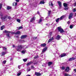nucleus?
I'll return each mask as SVG.
<instances>
[{"mask_svg":"<svg viewBox=\"0 0 76 76\" xmlns=\"http://www.w3.org/2000/svg\"><path fill=\"white\" fill-rule=\"evenodd\" d=\"M23 46L21 45H19L18 46H15V45H13V48H16L17 51H20V50L23 48Z\"/></svg>","mask_w":76,"mask_h":76,"instance_id":"1","label":"nucleus"},{"mask_svg":"<svg viewBox=\"0 0 76 76\" xmlns=\"http://www.w3.org/2000/svg\"><path fill=\"white\" fill-rule=\"evenodd\" d=\"M58 31L59 32H60V33L61 34H63V33L64 32V30H63V29L61 27H59L58 28Z\"/></svg>","mask_w":76,"mask_h":76,"instance_id":"2","label":"nucleus"},{"mask_svg":"<svg viewBox=\"0 0 76 76\" xmlns=\"http://www.w3.org/2000/svg\"><path fill=\"white\" fill-rule=\"evenodd\" d=\"M4 32L5 34H6V35L7 37H10L9 34H10V31L5 30Z\"/></svg>","mask_w":76,"mask_h":76,"instance_id":"3","label":"nucleus"},{"mask_svg":"<svg viewBox=\"0 0 76 76\" xmlns=\"http://www.w3.org/2000/svg\"><path fill=\"white\" fill-rule=\"evenodd\" d=\"M73 13H71L69 14V19H72V18H73Z\"/></svg>","mask_w":76,"mask_h":76,"instance_id":"4","label":"nucleus"},{"mask_svg":"<svg viewBox=\"0 0 76 76\" xmlns=\"http://www.w3.org/2000/svg\"><path fill=\"white\" fill-rule=\"evenodd\" d=\"M10 33H11L12 34H20V32L19 31H17L16 33H15L14 32H12L11 31H10Z\"/></svg>","mask_w":76,"mask_h":76,"instance_id":"5","label":"nucleus"},{"mask_svg":"<svg viewBox=\"0 0 76 76\" xmlns=\"http://www.w3.org/2000/svg\"><path fill=\"white\" fill-rule=\"evenodd\" d=\"M53 40H54V37H52L51 38H50V39H49L48 43H50V42H51V41H52Z\"/></svg>","mask_w":76,"mask_h":76,"instance_id":"6","label":"nucleus"},{"mask_svg":"<svg viewBox=\"0 0 76 76\" xmlns=\"http://www.w3.org/2000/svg\"><path fill=\"white\" fill-rule=\"evenodd\" d=\"M6 18H7V17L6 16H5L3 17H1V19H2V20H6Z\"/></svg>","mask_w":76,"mask_h":76,"instance_id":"7","label":"nucleus"},{"mask_svg":"<svg viewBox=\"0 0 76 76\" xmlns=\"http://www.w3.org/2000/svg\"><path fill=\"white\" fill-rule=\"evenodd\" d=\"M27 37V35H23L21 36V39H24V38H26Z\"/></svg>","mask_w":76,"mask_h":76,"instance_id":"8","label":"nucleus"},{"mask_svg":"<svg viewBox=\"0 0 76 76\" xmlns=\"http://www.w3.org/2000/svg\"><path fill=\"white\" fill-rule=\"evenodd\" d=\"M47 48L46 47H45L43 50L42 52V53H45V51H47Z\"/></svg>","mask_w":76,"mask_h":76,"instance_id":"9","label":"nucleus"},{"mask_svg":"<svg viewBox=\"0 0 76 76\" xmlns=\"http://www.w3.org/2000/svg\"><path fill=\"white\" fill-rule=\"evenodd\" d=\"M58 3L60 7V8H61V2L60 1H58Z\"/></svg>","mask_w":76,"mask_h":76,"instance_id":"10","label":"nucleus"},{"mask_svg":"<svg viewBox=\"0 0 76 76\" xmlns=\"http://www.w3.org/2000/svg\"><path fill=\"white\" fill-rule=\"evenodd\" d=\"M75 59H76V58H71L69 59V61H73V60H75Z\"/></svg>","mask_w":76,"mask_h":76,"instance_id":"11","label":"nucleus"},{"mask_svg":"<svg viewBox=\"0 0 76 76\" xmlns=\"http://www.w3.org/2000/svg\"><path fill=\"white\" fill-rule=\"evenodd\" d=\"M35 75L36 76H41V74L39 73L38 72H36L35 73Z\"/></svg>","mask_w":76,"mask_h":76,"instance_id":"12","label":"nucleus"},{"mask_svg":"<svg viewBox=\"0 0 76 76\" xmlns=\"http://www.w3.org/2000/svg\"><path fill=\"white\" fill-rule=\"evenodd\" d=\"M60 36H59V35H58L56 37V39H57V40H59V39H60Z\"/></svg>","mask_w":76,"mask_h":76,"instance_id":"13","label":"nucleus"},{"mask_svg":"<svg viewBox=\"0 0 76 76\" xmlns=\"http://www.w3.org/2000/svg\"><path fill=\"white\" fill-rule=\"evenodd\" d=\"M69 67H67L65 69V71L66 72H69Z\"/></svg>","mask_w":76,"mask_h":76,"instance_id":"14","label":"nucleus"},{"mask_svg":"<svg viewBox=\"0 0 76 76\" xmlns=\"http://www.w3.org/2000/svg\"><path fill=\"white\" fill-rule=\"evenodd\" d=\"M6 54V52H3L2 53V54H1V56H4Z\"/></svg>","mask_w":76,"mask_h":76,"instance_id":"15","label":"nucleus"},{"mask_svg":"<svg viewBox=\"0 0 76 76\" xmlns=\"http://www.w3.org/2000/svg\"><path fill=\"white\" fill-rule=\"evenodd\" d=\"M21 53H22V54H25V53H26V50H22L21 52Z\"/></svg>","mask_w":76,"mask_h":76,"instance_id":"16","label":"nucleus"},{"mask_svg":"<svg viewBox=\"0 0 76 76\" xmlns=\"http://www.w3.org/2000/svg\"><path fill=\"white\" fill-rule=\"evenodd\" d=\"M44 1H41L40 2V4H44L45 3Z\"/></svg>","mask_w":76,"mask_h":76,"instance_id":"17","label":"nucleus"},{"mask_svg":"<svg viewBox=\"0 0 76 76\" xmlns=\"http://www.w3.org/2000/svg\"><path fill=\"white\" fill-rule=\"evenodd\" d=\"M41 47H45L46 46V44L45 43L42 44H41Z\"/></svg>","mask_w":76,"mask_h":76,"instance_id":"18","label":"nucleus"},{"mask_svg":"<svg viewBox=\"0 0 76 76\" xmlns=\"http://www.w3.org/2000/svg\"><path fill=\"white\" fill-rule=\"evenodd\" d=\"M32 63V62L31 61L29 62L27 64V66H29V65H31V64Z\"/></svg>","mask_w":76,"mask_h":76,"instance_id":"19","label":"nucleus"},{"mask_svg":"<svg viewBox=\"0 0 76 76\" xmlns=\"http://www.w3.org/2000/svg\"><path fill=\"white\" fill-rule=\"evenodd\" d=\"M49 5L50 6H53V2H49Z\"/></svg>","mask_w":76,"mask_h":76,"instance_id":"20","label":"nucleus"},{"mask_svg":"<svg viewBox=\"0 0 76 76\" xmlns=\"http://www.w3.org/2000/svg\"><path fill=\"white\" fill-rule=\"evenodd\" d=\"M17 4L18 3L17 2H14L13 4V5L14 6H17Z\"/></svg>","mask_w":76,"mask_h":76,"instance_id":"21","label":"nucleus"},{"mask_svg":"<svg viewBox=\"0 0 76 76\" xmlns=\"http://www.w3.org/2000/svg\"><path fill=\"white\" fill-rule=\"evenodd\" d=\"M66 56V54H63L61 55V57H64Z\"/></svg>","mask_w":76,"mask_h":76,"instance_id":"22","label":"nucleus"},{"mask_svg":"<svg viewBox=\"0 0 76 76\" xmlns=\"http://www.w3.org/2000/svg\"><path fill=\"white\" fill-rule=\"evenodd\" d=\"M4 28V25L2 26L1 27V30H3Z\"/></svg>","mask_w":76,"mask_h":76,"instance_id":"23","label":"nucleus"},{"mask_svg":"<svg viewBox=\"0 0 76 76\" xmlns=\"http://www.w3.org/2000/svg\"><path fill=\"white\" fill-rule=\"evenodd\" d=\"M35 20V18L34 17L32 18L31 20L30 21V22H33V21H34Z\"/></svg>","mask_w":76,"mask_h":76,"instance_id":"24","label":"nucleus"},{"mask_svg":"<svg viewBox=\"0 0 76 76\" xmlns=\"http://www.w3.org/2000/svg\"><path fill=\"white\" fill-rule=\"evenodd\" d=\"M17 28H18V30H19V29H22L23 28V27H22V26H20V27H17Z\"/></svg>","mask_w":76,"mask_h":76,"instance_id":"25","label":"nucleus"},{"mask_svg":"<svg viewBox=\"0 0 76 76\" xmlns=\"http://www.w3.org/2000/svg\"><path fill=\"white\" fill-rule=\"evenodd\" d=\"M64 76H70L69 75L66 73H65L64 74Z\"/></svg>","mask_w":76,"mask_h":76,"instance_id":"26","label":"nucleus"},{"mask_svg":"<svg viewBox=\"0 0 76 76\" xmlns=\"http://www.w3.org/2000/svg\"><path fill=\"white\" fill-rule=\"evenodd\" d=\"M53 64V63L51 62H49L48 63V65L49 66H50V65H51Z\"/></svg>","mask_w":76,"mask_h":76,"instance_id":"27","label":"nucleus"},{"mask_svg":"<svg viewBox=\"0 0 76 76\" xmlns=\"http://www.w3.org/2000/svg\"><path fill=\"white\" fill-rule=\"evenodd\" d=\"M63 5L64 7H67V4H66V3H64L63 4Z\"/></svg>","mask_w":76,"mask_h":76,"instance_id":"28","label":"nucleus"},{"mask_svg":"<svg viewBox=\"0 0 76 76\" xmlns=\"http://www.w3.org/2000/svg\"><path fill=\"white\" fill-rule=\"evenodd\" d=\"M51 12V11H48V16H50V15Z\"/></svg>","mask_w":76,"mask_h":76,"instance_id":"29","label":"nucleus"},{"mask_svg":"<svg viewBox=\"0 0 76 76\" xmlns=\"http://www.w3.org/2000/svg\"><path fill=\"white\" fill-rule=\"evenodd\" d=\"M64 15H63L61 17H60V18H59V19L60 20H61L62 19H63V18H64Z\"/></svg>","mask_w":76,"mask_h":76,"instance_id":"30","label":"nucleus"},{"mask_svg":"<svg viewBox=\"0 0 76 76\" xmlns=\"http://www.w3.org/2000/svg\"><path fill=\"white\" fill-rule=\"evenodd\" d=\"M59 20H60V18H58L56 19V22H58V21H59Z\"/></svg>","mask_w":76,"mask_h":76,"instance_id":"31","label":"nucleus"},{"mask_svg":"<svg viewBox=\"0 0 76 76\" xmlns=\"http://www.w3.org/2000/svg\"><path fill=\"white\" fill-rule=\"evenodd\" d=\"M43 20H42L41 19H40L39 20V21L38 22V23H41V22H42V21Z\"/></svg>","mask_w":76,"mask_h":76,"instance_id":"32","label":"nucleus"},{"mask_svg":"<svg viewBox=\"0 0 76 76\" xmlns=\"http://www.w3.org/2000/svg\"><path fill=\"white\" fill-rule=\"evenodd\" d=\"M4 64H5V63H6V61L4 60L2 62Z\"/></svg>","mask_w":76,"mask_h":76,"instance_id":"33","label":"nucleus"},{"mask_svg":"<svg viewBox=\"0 0 76 76\" xmlns=\"http://www.w3.org/2000/svg\"><path fill=\"white\" fill-rule=\"evenodd\" d=\"M69 28H70V29H72V28H73V25H71L69 26Z\"/></svg>","mask_w":76,"mask_h":76,"instance_id":"34","label":"nucleus"},{"mask_svg":"<svg viewBox=\"0 0 76 76\" xmlns=\"http://www.w3.org/2000/svg\"><path fill=\"white\" fill-rule=\"evenodd\" d=\"M21 73H22L21 72H19V73H18V74L17 76H20V75H21Z\"/></svg>","mask_w":76,"mask_h":76,"instance_id":"35","label":"nucleus"},{"mask_svg":"<svg viewBox=\"0 0 76 76\" xmlns=\"http://www.w3.org/2000/svg\"><path fill=\"white\" fill-rule=\"evenodd\" d=\"M17 22H20V19H17Z\"/></svg>","mask_w":76,"mask_h":76,"instance_id":"36","label":"nucleus"},{"mask_svg":"<svg viewBox=\"0 0 76 76\" xmlns=\"http://www.w3.org/2000/svg\"><path fill=\"white\" fill-rule=\"evenodd\" d=\"M23 60L25 62L26 61H27V59L25 58V59H23Z\"/></svg>","mask_w":76,"mask_h":76,"instance_id":"37","label":"nucleus"},{"mask_svg":"<svg viewBox=\"0 0 76 76\" xmlns=\"http://www.w3.org/2000/svg\"><path fill=\"white\" fill-rule=\"evenodd\" d=\"M40 19H41L42 20H44V18L43 17H41Z\"/></svg>","mask_w":76,"mask_h":76,"instance_id":"38","label":"nucleus"},{"mask_svg":"<svg viewBox=\"0 0 76 76\" xmlns=\"http://www.w3.org/2000/svg\"><path fill=\"white\" fill-rule=\"evenodd\" d=\"M3 49L6 51V50L7 49V48H6V47H3Z\"/></svg>","mask_w":76,"mask_h":76,"instance_id":"39","label":"nucleus"},{"mask_svg":"<svg viewBox=\"0 0 76 76\" xmlns=\"http://www.w3.org/2000/svg\"><path fill=\"white\" fill-rule=\"evenodd\" d=\"M34 59H35L36 58H38V56H35L34 57Z\"/></svg>","mask_w":76,"mask_h":76,"instance_id":"40","label":"nucleus"},{"mask_svg":"<svg viewBox=\"0 0 76 76\" xmlns=\"http://www.w3.org/2000/svg\"><path fill=\"white\" fill-rule=\"evenodd\" d=\"M7 10H9V9H10V7L7 6Z\"/></svg>","mask_w":76,"mask_h":76,"instance_id":"41","label":"nucleus"},{"mask_svg":"<svg viewBox=\"0 0 76 76\" xmlns=\"http://www.w3.org/2000/svg\"><path fill=\"white\" fill-rule=\"evenodd\" d=\"M76 11V9L74 8V9H73V12H75Z\"/></svg>","mask_w":76,"mask_h":76,"instance_id":"42","label":"nucleus"},{"mask_svg":"<svg viewBox=\"0 0 76 76\" xmlns=\"http://www.w3.org/2000/svg\"><path fill=\"white\" fill-rule=\"evenodd\" d=\"M73 5L74 6H76V2L74 3Z\"/></svg>","mask_w":76,"mask_h":76,"instance_id":"43","label":"nucleus"},{"mask_svg":"<svg viewBox=\"0 0 76 76\" xmlns=\"http://www.w3.org/2000/svg\"><path fill=\"white\" fill-rule=\"evenodd\" d=\"M65 69V68L64 66H63L61 68V69H62V70H64Z\"/></svg>","mask_w":76,"mask_h":76,"instance_id":"44","label":"nucleus"},{"mask_svg":"<svg viewBox=\"0 0 76 76\" xmlns=\"http://www.w3.org/2000/svg\"><path fill=\"white\" fill-rule=\"evenodd\" d=\"M31 68L32 69H35L34 66H31Z\"/></svg>","mask_w":76,"mask_h":76,"instance_id":"45","label":"nucleus"},{"mask_svg":"<svg viewBox=\"0 0 76 76\" xmlns=\"http://www.w3.org/2000/svg\"><path fill=\"white\" fill-rule=\"evenodd\" d=\"M27 71L28 72H29V71H30V70H31V69H27Z\"/></svg>","mask_w":76,"mask_h":76,"instance_id":"46","label":"nucleus"},{"mask_svg":"<svg viewBox=\"0 0 76 76\" xmlns=\"http://www.w3.org/2000/svg\"><path fill=\"white\" fill-rule=\"evenodd\" d=\"M68 9V8L67 7H66V8H64V10H67Z\"/></svg>","mask_w":76,"mask_h":76,"instance_id":"47","label":"nucleus"},{"mask_svg":"<svg viewBox=\"0 0 76 76\" xmlns=\"http://www.w3.org/2000/svg\"><path fill=\"white\" fill-rule=\"evenodd\" d=\"M37 37H34V38H33V39H37Z\"/></svg>","mask_w":76,"mask_h":76,"instance_id":"48","label":"nucleus"},{"mask_svg":"<svg viewBox=\"0 0 76 76\" xmlns=\"http://www.w3.org/2000/svg\"><path fill=\"white\" fill-rule=\"evenodd\" d=\"M2 4H0V7L1 8L2 7Z\"/></svg>","mask_w":76,"mask_h":76,"instance_id":"49","label":"nucleus"},{"mask_svg":"<svg viewBox=\"0 0 76 76\" xmlns=\"http://www.w3.org/2000/svg\"><path fill=\"white\" fill-rule=\"evenodd\" d=\"M18 69H20V65H19L18 66Z\"/></svg>","mask_w":76,"mask_h":76,"instance_id":"50","label":"nucleus"},{"mask_svg":"<svg viewBox=\"0 0 76 76\" xmlns=\"http://www.w3.org/2000/svg\"><path fill=\"white\" fill-rule=\"evenodd\" d=\"M70 21H69L67 22V24H70Z\"/></svg>","mask_w":76,"mask_h":76,"instance_id":"51","label":"nucleus"},{"mask_svg":"<svg viewBox=\"0 0 76 76\" xmlns=\"http://www.w3.org/2000/svg\"><path fill=\"white\" fill-rule=\"evenodd\" d=\"M16 2H19V0H15Z\"/></svg>","mask_w":76,"mask_h":76,"instance_id":"52","label":"nucleus"},{"mask_svg":"<svg viewBox=\"0 0 76 76\" xmlns=\"http://www.w3.org/2000/svg\"><path fill=\"white\" fill-rule=\"evenodd\" d=\"M22 42H25V40H22Z\"/></svg>","mask_w":76,"mask_h":76,"instance_id":"53","label":"nucleus"},{"mask_svg":"<svg viewBox=\"0 0 76 76\" xmlns=\"http://www.w3.org/2000/svg\"><path fill=\"white\" fill-rule=\"evenodd\" d=\"M52 35V32H50V35Z\"/></svg>","mask_w":76,"mask_h":76,"instance_id":"54","label":"nucleus"},{"mask_svg":"<svg viewBox=\"0 0 76 76\" xmlns=\"http://www.w3.org/2000/svg\"><path fill=\"white\" fill-rule=\"evenodd\" d=\"M74 72H76V69H74Z\"/></svg>","mask_w":76,"mask_h":76,"instance_id":"55","label":"nucleus"},{"mask_svg":"<svg viewBox=\"0 0 76 76\" xmlns=\"http://www.w3.org/2000/svg\"><path fill=\"white\" fill-rule=\"evenodd\" d=\"M37 14H39V11H37Z\"/></svg>","mask_w":76,"mask_h":76,"instance_id":"56","label":"nucleus"},{"mask_svg":"<svg viewBox=\"0 0 76 76\" xmlns=\"http://www.w3.org/2000/svg\"><path fill=\"white\" fill-rule=\"evenodd\" d=\"M26 76H31V75H26Z\"/></svg>","mask_w":76,"mask_h":76,"instance_id":"57","label":"nucleus"},{"mask_svg":"<svg viewBox=\"0 0 76 76\" xmlns=\"http://www.w3.org/2000/svg\"><path fill=\"white\" fill-rule=\"evenodd\" d=\"M13 60V58H11L10 59V61H12V60Z\"/></svg>","mask_w":76,"mask_h":76,"instance_id":"58","label":"nucleus"},{"mask_svg":"<svg viewBox=\"0 0 76 76\" xmlns=\"http://www.w3.org/2000/svg\"><path fill=\"white\" fill-rule=\"evenodd\" d=\"M48 16H48V17H46V19H48Z\"/></svg>","mask_w":76,"mask_h":76,"instance_id":"59","label":"nucleus"},{"mask_svg":"<svg viewBox=\"0 0 76 76\" xmlns=\"http://www.w3.org/2000/svg\"><path fill=\"white\" fill-rule=\"evenodd\" d=\"M0 16H1V17H3V15H0Z\"/></svg>","mask_w":76,"mask_h":76,"instance_id":"60","label":"nucleus"},{"mask_svg":"<svg viewBox=\"0 0 76 76\" xmlns=\"http://www.w3.org/2000/svg\"><path fill=\"white\" fill-rule=\"evenodd\" d=\"M12 7H10V9H11Z\"/></svg>","mask_w":76,"mask_h":76,"instance_id":"61","label":"nucleus"},{"mask_svg":"<svg viewBox=\"0 0 76 76\" xmlns=\"http://www.w3.org/2000/svg\"><path fill=\"white\" fill-rule=\"evenodd\" d=\"M8 19H10V17H8Z\"/></svg>","mask_w":76,"mask_h":76,"instance_id":"62","label":"nucleus"},{"mask_svg":"<svg viewBox=\"0 0 76 76\" xmlns=\"http://www.w3.org/2000/svg\"><path fill=\"white\" fill-rule=\"evenodd\" d=\"M16 38H18V36H16Z\"/></svg>","mask_w":76,"mask_h":76,"instance_id":"63","label":"nucleus"},{"mask_svg":"<svg viewBox=\"0 0 76 76\" xmlns=\"http://www.w3.org/2000/svg\"><path fill=\"white\" fill-rule=\"evenodd\" d=\"M1 10V8L0 7V10Z\"/></svg>","mask_w":76,"mask_h":76,"instance_id":"64","label":"nucleus"}]
</instances>
